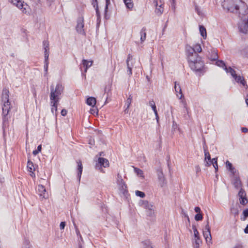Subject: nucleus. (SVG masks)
<instances>
[{
    "mask_svg": "<svg viewBox=\"0 0 248 248\" xmlns=\"http://www.w3.org/2000/svg\"><path fill=\"white\" fill-rule=\"evenodd\" d=\"M129 61H130V57L129 56L127 59L126 63H127V68H128L129 72V74H132L131 68L130 67V65H129Z\"/></svg>",
    "mask_w": 248,
    "mask_h": 248,
    "instance_id": "nucleus-45",
    "label": "nucleus"
},
{
    "mask_svg": "<svg viewBox=\"0 0 248 248\" xmlns=\"http://www.w3.org/2000/svg\"><path fill=\"white\" fill-rule=\"evenodd\" d=\"M145 29L143 28L140 31V42H143L146 39Z\"/></svg>",
    "mask_w": 248,
    "mask_h": 248,
    "instance_id": "nucleus-29",
    "label": "nucleus"
},
{
    "mask_svg": "<svg viewBox=\"0 0 248 248\" xmlns=\"http://www.w3.org/2000/svg\"><path fill=\"white\" fill-rule=\"evenodd\" d=\"M226 166L228 169H229V168H231L232 167H233L232 163H230L229 161H226Z\"/></svg>",
    "mask_w": 248,
    "mask_h": 248,
    "instance_id": "nucleus-52",
    "label": "nucleus"
},
{
    "mask_svg": "<svg viewBox=\"0 0 248 248\" xmlns=\"http://www.w3.org/2000/svg\"><path fill=\"white\" fill-rule=\"evenodd\" d=\"M149 104H150V106L152 107L153 110H154L155 114L157 116V110H156L155 103L154 102V101H150Z\"/></svg>",
    "mask_w": 248,
    "mask_h": 248,
    "instance_id": "nucleus-34",
    "label": "nucleus"
},
{
    "mask_svg": "<svg viewBox=\"0 0 248 248\" xmlns=\"http://www.w3.org/2000/svg\"><path fill=\"white\" fill-rule=\"evenodd\" d=\"M117 184L119 186V189L120 191V192L125 197H126V196L128 194V190H127V187L124 182L122 176L119 174H118L117 175Z\"/></svg>",
    "mask_w": 248,
    "mask_h": 248,
    "instance_id": "nucleus-7",
    "label": "nucleus"
},
{
    "mask_svg": "<svg viewBox=\"0 0 248 248\" xmlns=\"http://www.w3.org/2000/svg\"><path fill=\"white\" fill-rule=\"evenodd\" d=\"M194 210H195V212L197 213V214L201 213V210L199 207H195Z\"/></svg>",
    "mask_w": 248,
    "mask_h": 248,
    "instance_id": "nucleus-58",
    "label": "nucleus"
},
{
    "mask_svg": "<svg viewBox=\"0 0 248 248\" xmlns=\"http://www.w3.org/2000/svg\"><path fill=\"white\" fill-rule=\"evenodd\" d=\"M44 57H45V62L49 63L48 62L49 54H44Z\"/></svg>",
    "mask_w": 248,
    "mask_h": 248,
    "instance_id": "nucleus-51",
    "label": "nucleus"
},
{
    "mask_svg": "<svg viewBox=\"0 0 248 248\" xmlns=\"http://www.w3.org/2000/svg\"><path fill=\"white\" fill-rule=\"evenodd\" d=\"M63 86L60 83L57 84L55 88H54L53 85L50 86V100L51 112L53 114L55 111V114L56 115L58 103L61 99L60 96L63 93Z\"/></svg>",
    "mask_w": 248,
    "mask_h": 248,
    "instance_id": "nucleus-3",
    "label": "nucleus"
},
{
    "mask_svg": "<svg viewBox=\"0 0 248 248\" xmlns=\"http://www.w3.org/2000/svg\"><path fill=\"white\" fill-rule=\"evenodd\" d=\"M203 235L208 245L212 244V236L210 231H203Z\"/></svg>",
    "mask_w": 248,
    "mask_h": 248,
    "instance_id": "nucleus-15",
    "label": "nucleus"
},
{
    "mask_svg": "<svg viewBox=\"0 0 248 248\" xmlns=\"http://www.w3.org/2000/svg\"><path fill=\"white\" fill-rule=\"evenodd\" d=\"M19 9H20L23 13L27 14L29 13V6L26 3H25L24 2L20 1L18 4L16 5Z\"/></svg>",
    "mask_w": 248,
    "mask_h": 248,
    "instance_id": "nucleus-12",
    "label": "nucleus"
},
{
    "mask_svg": "<svg viewBox=\"0 0 248 248\" xmlns=\"http://www.w3.org/2000/svg\"><path fill=\"white\" fill-rule=\"evenodd\" d=\"M201 243L202 241L200 238H194V241L193 243L194 248H199Z\"/></svg>",
    "mask_w": 248,
    "mask_h": 248,
    "instance_id": "nucleus-26",
    "label": "nucleus"
},
{
    "mask_svg": "<svg viewBox=\"0 0 248 248\" xmlns=\"http://www.w3.org/2000/svg\"><path fill=\"white\" fill-rule=\"evenodd\" d=\"M48 63H49L45 62L44 69H45V71H46V73L47 72Z\"/></svg>",
    "mask_w": 248,
    "mask_h": 248,
    "instance_id": "nucleus-55",
    "label": "nucleus"
},
{
    "mask_svg": "<svg viewBox=\"0 0 248 248\" xmlns=\"http://www.w3.org/2000/svg\"><path fill=\"white\" fill-rule=\"evenodd\" d=\"M65 226V222L64 221H62L61 222L60 225V228L61 230H63Z\"/></svg>",
    "mask_w": 248,
    "mask_h": 248,
    "instance_id": "nucleus-50",
    "label": "nucleus"
},
{
    "mask_svg": "<svg viewBox=\"0 0 248 248\" xmlns=\"http://www.w3.org/2000/svg\"><path fill=\"white\" fill-rule=\"evenodd\" d=\"M140 206L144 210L147 219L152 223L155 222L156 217L155 206L146 200H140Z\"/></svg>",
    "mask_w": 248,
    "mask_h": 248,
    "instance_id": "nucleus-4",
    "label": "nucleus"
},
{
    "mask_svg": "<svg viewBox=\"0 0 248 248\" xmlns=\"http://www.w3.org/2000/svg\"><path fill=\"white\" fill-rule=\"evenodd\" d=\"M178 129V126L175 121H173L172 125V131L174 132L175 130Z\"/></svg>",
    "mask_w": 248,
    "mask_h": 248,
    "instance_id": "nucleus-43",
    "label": "nucleus"
},
{
    "mask_svg": "<svg viewBox=\"0 0 248 248\" xmlns=\"http://www.w3.org/2000/svg\"><path fill=\"white\" fill-rule=\"evenodd\" d=\"M186 49L188 58H189V57L197 58V57H200L197 53H200L202 51L201 46L200 44H196L194 47L187 45L186 47Z\"/></svg>",
    "mask_w": 248,
    "mask_h": 248,
    "instance_id": "nucleus-6",
    "label": "nucleus"
},
{
    "mask_svg": "<svg viewBox=\"0 0 248 248\" xmlns=\"http://www.w3.org/2000/svg\"><path fill=\"white\" fill-rule=\"evenodd\" d=\"M171 2V8L172 10L173 13H175L176 11V6H175V2Z\"/></svg>",
    "mask_w": 248,
    "mask_h": 248,
    "instance_id": "nucleus-47",
    "label": "nucleus"
},
{
    "mask_svg": "<svg viewBox=\"0 0 248 248\" xmlns=\"http://www.w3.org/2000/svg\"><path fill=\"white\" fill-rule=\"evenodd\" d=\"M142 243L143 246V248H153L150 241L146 240L142 242Z\"/></svg>",
    "mask_w": 248,
    "mask_h": 248,
    "instance_id": "nucleus-28",
    "label": "nucleus"
},
{
    "mask_svg": "<svg viewBox=\"0 0 248 248\" xmlns=\"http://www.w3.org/2000/svg\"><path fill=\"white\" fill-rule=\"evenodd\" d=\"M244 232L246 233H248V224L247 225L246 228L244 229Z\"/></svg>",
    "mask_w": 248,
    "mask_h": 248,
    "instance_id": "nucleus-64",
    "label": "nucleus"
},
{
    "mask_svg": "<svg viewBox=\"0 0 248 248\" xmlns=\"http://www.w3.org/2000/svg\"><path fill=\"white\" fill-rule=\"evenodd\" d=\"M9 92L8 89L4 88L2 90L1 93V100L3 103L2 107V123L3 128L8 125L9 119L10 118V116L9 114V112L11 109V103L9 102Z\"/></svg>",
    "mask_w": 248,
    "mask_h": 248,
    "instance_id": "nucleus-2",
    "label": "nucleus"
},
{
    "mask_svg": "<svg viewBox=\"0 0 248 248\" xmlns=\"http://www.w3.org/2000/svg\"><path fill=\"white\" fill-rule=\"evenodd\" d=\"M158 181L161 187H164L167 185V181L163 174L162 169L159 168L156 170Z\"/></svg>",
    "mask_w": 248,
    "mask_h": 248,
    "instance_id": "nucleus-8",
    "label": "nucleus"
},
{
    "mask_svg": "<svg viewBox=\"0 0 248 248\" xmlns=\"http://www.w3.org/2000/svg\"><path fill=\"white\" fill-rule=\"evenodd\" d=\"M242 132L244 133H247L248 132V129L247 127H243L241 129Z\"/></svg>",
    "mask_w": 248,
    "mask_h": 248,
    "instance_id": "nucleus-61",
    "label": "nucleus"
},
{
    "mask_svg": "<svg viewBox=\"0 0 248 248\" xmlns=\"http://www.w3.org/2000/svg\"><path fill=\"white\" fill-rule=\"evenodd\" d=\"M93 7L95 9L96 14V16H97V17L98 18L99 17H100V13H99V11L98 6H94Z\"/></svg>",
    "mask_w": 248,
    "mask_h": 248,
    "instance_id": "nucleus-49",
    "label": "nucleus"
},
{
    "mask_svg": "<svg viewBox=\"0 0 248 248\" xmlns=\"http://www.w3.org/2000/svg\"><path fill=\"white\" fill-rule=\"evenodd\" d=\"M102 166L106 168L109 166V162L106 158L103 157H99L98 158V161L96 164V168H101Z\"/></svg>",
    "mask_w": 248,
    "mask_h": 248,
    "instance_id": "nucleus-11",
    "label": "nucleus"
},
{
    "mask_svg": "<svg viewBox=\"0 0 248 248\" xmlns=\"http://www.w3.org/2000/svg\"><path fill=\"white\" fill-rule=\"evenodd\" d=\"M74 228L75 229L76 232L77 236L78 237H79L80 238V239L82 240V238L81 237V235L80 233L79 230H78L77 226L76 225V224L75 223H74Z\"/></svg>",
    "mask_w": 248,
    "mask_h": 248,
    "instance_id": "nucleus-40",
    "label": "nucleus"
},
{
    "mask_svg": "<svg viewBox=\"0 0 248 248\" xmlns=\"http://www.w3.org/2000/svg\"><path fill=\"white\" fill-rule=\"evenodd\" d=\"M84 25V18L82 16L79 17L77 19V24L76 27L77 31L82 35H85V32L83 29Z\"/></svg>",
    "mask_w": 248,
    "mask_h": 248,
    "instance_id": "nucleus-9",
    "label": "nucleus"
},
{
    "mask_svg": "<svg viewBox=\"0 0 248 248\" xmlns=\"http://www.w3.org/2000/svg\"><path fill=\"white\" fill-rule=\"evenodd\" d=\"M44 49H49V42L47 40H44L43 42Z\"/></svg>",
    "mask_w": 248,
    "mask_h": 248,
    "instance_id": "nucleus-42",
    "label": "nucleus"
},
{
    "mask_svg": "<svg viewBox=\"0 0 248 248\" xmlns=\"http://www.w3.org/2000/svg\"><path fill=\"white\" fill-rule=\"evenodd\" d=\"M96 102V99L93 97H89L86 100V103L87 105L94 107Z\"/></svg>",
    "mask_w": 248,
    "mask_h": 248,
    "instance_id": "nucleus-20",
    "label": "nucleus"
},
{
    "mask_svg": "<svg viewBox=\"0 0 248 248\" xmlns=\"http://www.w3.org/2000/svg\"><path fill=\"white\" fill-rule=\"evenodd\" d=\"M192 229L193 230V232H194V238H200V236H199V233L196 227V226L195 225H192Z\"/></svg>",
    "mask_w": 248,
    "mask_h": 248,
    "instance_id": "nucleus-32",
    "label": "nucleus"
},
{
    "mask_svg": "<svg viewBox=\"0 0 248 248\" xmlns=\"http://www.w3.org/2000/svg\"><path fill=\"white\" fill-rule=\"evenodd\" d=\"M20 1L21 0H12V3L13 4L16 5L17 4H18V3L20 2Z\"/></svg>",
    "mask_w": 248,
    "mask_h": 248,
    "instance_id": "nucleus-56",
    "label": "nucleus"
},
{
    "mask_svg": "<svg viewBox=\"0 0 248 248\" xmlns=\"http://www.w3.org/2000/svg\"><path fill=\"white\" fill-rule=\"evenodd\" d=\"M239 202L240 204L242 205H246L248 202V200H247L246 196L243 198H239Z\"/></svg>",
    "mask_w": 248,
    "mask_h": 248,
    "instance_id": "nucleus-35",
    "label": "nucleus"
},
{
    "mask_svg": "<svg viewBox=\"0 0 248 248\" xmlns=\"http://www.w3.org/2000/svg\"><path fill=\"white\" fill-rule=\"evenodd\" d=\"M155 6L156 7L155 12L157 14L160 15L163 12V7L162 6V4L160 3L158 5V2L156 0L154 1Z\"/></svg>",
    "mask_w": 248,
    "mask_h": 248,
    "instance_id": "nucleus-16",
    "label": "nucleus"
},
{
    "mask_svg": "<svg viewBox=\"0 0 248 248\" xmlns=\"http://www.w3.org/2000/svg\"><path fill=\"white\" fill-rule=\"evenodd\" d=\"M77 164H78V168H77L78 174H77V176H78V183H79L80 181L81 177L82 172L83 166H82V165L81 161L80 160L77 161Z\"/></svg>",
    "mask_w": 248,
    "mask_h": 248,
    "instance_id": "nucleus-14",
    "label": "nucleus"
},
{
    "mask_svg": "<svg viewBox=\"0 0 248 248\" xmlns=\"http://www.w3.org/2000/svg\"><path fill=\"white\" fill-rule=\"evenodd\" d=\"M126 8L131 10L133 7V3L132 0H123Z\"/></svg>",
    "mask_w": 248,
    "mask_h": 248,
    "instance_id": "nucleus-25",
    "label": "nucleus"
},
{
    "mask_svg": "<svg viewBox=\"0 0 248 248\" xmlns=\"http://www.w3.org/2000/svg\"><path fill=\"white\" fill-rule=\"evenodd\" d=\"M189 65L191 69L196 72L201 71L204 66V63L201 60L200 57H189L188 58Z\"/></svg>",
    "mask_w": 248,
    "mask_h": 248,
    "instance_id": "nucleus-5",
    "label": "nucleus"
},
{
    "mask_svg": "<svg viewBox=\"0 0 248 248\" xmlns=\"http://www.w3.org/2000/svg\"><path fill=\"white\" fill-rule=\"evenodd\" d=\"M199 30L201 36H202L204 38H205L207 36L206 30L205 28L202 25H200Z\"/></svg>",
    "mask_w": 248,
    "mask_h": 248,
    "instance_id": "nucleus-23",
    "label": "nucleus"
},
{
    "mask_svg": "<svg viewBox=\"0 0 248 248\" xmlns=\"http://www.w3.org/2000/svg\"><path fill=\"white\" fill-rule=\"evenodd\" d=\"M196 172L198 173L199 172L201 171L200 167L199 166H196L195 167Z\"/></svg>",
    "mask_w": 248,
    "mask_h": 248,
    "instance_id": "nucleus-62",
    "label": "nucleus"
},
{
    "mask_svg": "<svg viewBox=\"0 0 248 248\" xmlns=\"http://www.w3.org/2000/svg\"><path fill=\"white\" fill-rule=\"evenodd\" d=\"M238 195L239 198H243L246 196L245 191L242 188L240 189Z\"/></svg>",
    "mask_w": 248,
    "mask_h": 248,
    "instance_id": "nucleus-37",
    "label": "nucleus"
},
{
    "mask_svg": "<svg viewBox=\"0 0 248 248\" xmlns=\"http://www.w3.org/2000/svg\"><path fill=\"white\" fill-rule=\"evenodd\" d=\"M204 231H210L209 220L207 221V224L204 227Z\"/></svg>",
    "mask_w": 248,
    "mask_h": 248,
    "instance_id": "nucleus-46",
    "label": "nucleus"
},
{
    "mask_svg": "<svg viewBox=\"0 0 248 248\" xmlns=\"http://www.w3.org/2000/svg\"><path fill=\"white\" fill-rule=\"evenodd\" d=\"M203 149L204 151V156H205V160L207 159L208 160H211V157L209 153L206 151V148L205 147H203Z\"/></svg>",
    "mask_w": 248,
    "mask_h": 248,
    "instance_id": "nucleus-33",
    "label": "nucleus"
},
{
    "mask_svg": "<svg viewBox=\"0 0 248 248\" xmlns=\"http://www.w3.org/2000/svg\"><path fill=\"white\" fill-rule=\"evenodd\" d=\"M67 114V110L65 109H63L61 111V114L62 116H64Z\"/></svg>",
    "mask_w": 248,
    "mask_h": 248,
    "instance_id": "nucleus-57",
    "label": "nucleus"
},
{
    "mask_svg": "<svg viewBox=\"0 0 248 248\" xmlns=\"http://www.w3.org/2000/svg\"><path fill=\"white\" fill-rule=\"evenodd\" d=\"M92 4L93 7L98 6L97 0H92Z\"/></svg>",
    "mask_w": 248,
    "mask_h": 248,
    "instance_id": "nucleus-53",
    "label": "nucleus"
},
{
    "mask_svg": "<svg viewBox=\"0 0 248 248\" xmlns=\"http://www.w3.org/2000/svg\"><path fill=\"white\" fill-rule=\"evenodd\" d=\"M233 184L234 187L238 188L242 186V183L240 178L238 176H234L233 180Z\"/></svg>",
    "mask_w": 248,
    "mask_h": 248,
    "instance_id": "nucleus-18",
    "label": "nucleus"
},
{
    "mask_svg": "<svg viewBox=\"0 0 248 248\" xmlns=\"http://www.w3.org/2000/svg\"><path fill=\"white\" fill-rule=\"evenodd\" d=\"M234 78L237 83L241 84L243 86H245V85H247L246 81H245L243 77L236 75L235 77H234Z\"/></svg>",
    "mask_w": 248,
    "mask_h": 248,
    "instance_id": "nucleus-19",
    "label": "nucleus"
},
{
    "mask_svg": "<svg viewBox=\"0 0 248 248\" xmlns=\"http://www.w3.org/2000/svg\"><path fill=\"white\" fill-rule=\"evenodd\" d=\"M218 58L217 53L216 50H213L211 52L210 59L212 61H216Z\"/></svg>",
    "mask_w": 248,
    "mask_h": 248,
    "instance_id": "nucleus-27",
    "label": "nucleus"
},
{
    "mask_svg": "<svg viewBox=\"0 0 248 248\" xmlns=\"http://www.w3.org/2000/svg\"><path fill=\"white\" fill-rule=\"evenodd\" d=\"M243 52L245 54V55L248 57V46H247L246 48L243 49Z\"/></svg>",
    "mask_w": 248,
    "mask_h": 248,
    "instance_id": "nucleus-54",
    "label": "nucleus"
},
{
    "mask_svg": "<svg viewBox=\"0 0 248 248\" xmlns=\"http://www.w3.org/2000/svg\"><path fill=\"white\" fill-rule=\"evenodd\" d=\"M239 31L243 33H248V16L247 19H244L239 23Z\"/></svg>",
    "mask_w": 248,
    "mask_h": 248,
    "instance_id": "nucleus-10",
    "label": "nucleus"
},
{
    "mask_svg": "<svg viewBox=\"0 0 248 248\" xmlns=\"http://www.w3.org/2000/svg\"><path fill=\"white\" fill-rule=\"evenodd\" d=\"M92 63V61H88L87 60L84 59L82 60V64L83 66L85 67V72H86L87 69L91 66Z\"/></svg>",
    "mask_w": 248,
    "mask_h": 248,
    "instance_id": "nucleus-22",
    "label": "nucleus"
},
{
    "mask_svg": "<svg viewBox=\"0 0 248 248\" xmlns=\"http://www.w3.org/2000/svg\"><path fill=\"white\" fill-rule=\"evenodd\" d=\"M111 84L109 83L105 86L104 89L105 93L107 94L106 103L108 101V97L111 95Z\"/></svg>",
    "mask_w": 248,
    "mask_h": 248,
    "instance_id": "nucleus-17",
    "label": "nucleus"
},
{
    "mask_svg": "<svg viewBox=\"0 0 248 248\" xmlns=\"http://www.w3.org/2000/svg\"><path fill=\"white\" fill-rule=\"evenodd\" d=\"M222 6L224 9L234 13L241 19L248 14V6L241 0H224Z\"/></svg>",
    "mask_w": 248,
    "mask_h": 248,
    "instance_id": "nucleus-1",
    "label": "nucleus"
},
{
    "mask_svg": "<svg viewBox=\"0 0 248 248\" xmlns=\"http://www.w3.org/2000/svg\"><path fill=\"white\" fill-rule=\"evenodd\" d=\"M132 167L134 168V170H135V172L138 174L139 175V173H140V169L139 168H135L133 166H132Z\"/></svg>",
    "mask_w": 248,
    "mask_h": 248,
    "instance_id": "nucleus-59",
    "label": "nucleus"
},
{
    "mask_svg": "<svg viewBox=\"0 0 248 248\" xmlns=\"http://www.w3.org/2000/svg\"><path fill=\"white\" fill-rule=\"evenodd\" d=\"M130 96H131V95H130L129 97L126 100V105H127V107L125 110V112H126V109L129 108V107L131 103L132 99H131Z\"/></svg>",
    "mask_w": 248,
    "mask_h": 248,
    "instance_id": "nucleus-44",
    "label": "nucleus"
},
{
    "mask_svg": "<svg viewBox=\"0 0 248 248\" xmlns=\"http://www.w3.org/2000/svg\"><path fill=\"white\" fill-rule=\"evenodd\" d=\"M203 218V216L202 213H198L195 216V219L196 221L202 220Z\"/></svg>",
    "mask_w": 248,
    "mask_h": 248,
    "instance_id": "nucleus-41",
    "label": "nucleus"
},
{
    "mask_svg": "<svg viewBox=\"0 0 248 248\" xmlns=\"http://www.w3.org/2000/svg\"><path fill=\"white\" fill-rule=\"evenodd\" d=\"M217 65L219 67H222L226 72H228V67L225 65L224 62L222 60H218L216 62Z\"/></svg>",
    "mask_w": 248,
    "mask_h": 248,
    "instance_id": "nucleus-24",
    "label": "nucleus"
},
{
    "mask_svg": "<svg viewBox=\"0 0 248 248\" xmlns=\"http://www.w3.org/2000/svg\"><path fill=\"white\" fill-rule=\"evenodd\" d=\"M38 192L40 197L46 199L47 198V195L46 193V190L45 186L42 185L38 186Z\"/></svg>",
    "mask_w": 248,
    "mask_h": 248,
    "instance_id": "nucleus-13",
    "label": "nucleus"
},
{
    "mask_svg": "<svg viewBox=\"0 0 248 248\" xmlns=\"http://www.w3.org/2000/svg\"><path fill=\"white\" fill-rule=\"evenodd\" d=\"M174 89L176 93H179L181 94L180 99H181L183 97L182 90L180 86L178 84H177L176 81L174 82Z\"/></svg>",
    "mask_w": 248,
    "mask_h": 248,
    "instance_id": "nucleus-21",
    "label": "nucleus"
},
{
    "mask_svg": "<svg viewBox=\"0 0 248 248\" xmlns=\"http://www.w3.org/2000/svg\"><path fill=\"white\" fill-rule=\"evenodd\" d=\"M233 248H243V247L241 245H236L235 247H234Z\"/></svg>",
    "mask_w": 248,
    "mask_h": 248,
    "instance_id": "nucleus-63",
    "label": "nucleus"
},
{
    "mask_svg": "<svg viewBox=\"0 0 248 248\" xmlns=\"http://www.w3.org/2000/svg\"><path fill=\"white\" fill-rule=\"evenodd\" d=\"M110 0H106V5H105V10H104L105 17H106V16H107V13L108 12V5L110 4Z\"/></svg>",
    "mask_w": 248,
    "mask_h": 248,
    "instance_id": "nucleus-38",
    "label": "nucleus"
},
{
    "mask_svg": "<svg viewBox=\"0 0 248 248\" xmlns=\"http://www.w3.org/2000/svg\"><path fill=\"white\" fill-rule=\"evenodd\" d=\"M212 163L213 165V166L215 168L216 171H217L218 170L217 158H213L212 160Z\"/></svg>",
    "mask_w": 248,
    "mask_h": 248,
    "instance_id": "nucleus-36",
    "label": "nucleus"
},
{
    "mask_svg": "<svg viewBox=\"0 0 248 248\" xmlns=\"http://www.w3.org/2000/svg\"><path fill=\"white\" fill-rule=\"evenodd\" d=\"M228 72H226L230 73L233 78L237 75L234 69H233L231 67H229L228 68Z\"/></svg>",
    "mask_w": 248,
    "mask_h": 248,
    "instance_id": "nucleus-31",
    "label": "nucleus"
},
{
    "mask_svg": "<svg viewBox=\"0 0 248 248\" xmlns=\"http://www.w3.org/2000/svg\"><path fill=\"white\" fill-rule=\"evenodd\" d=\"M210 161V162H209L208 161H206L205 162V166H206V167H208V166H209L211 165L212 163V160H209Z\"/></svg>",
    "mask_w": 248,
    "mask_h": 248,
    "instance_id": "nucleus-60",
    "label": "nucleus"
},
{
    "mask_svg": "<svg viewBox=\"0 0 248 248\" xmlns=\"http://www.w3.org/2000/svg\"><path fill=\"white\" fill-rule=\"evenodd\" d=\"M27 167L29 171L32 172V171H34V165L32 162L28 161Z\"/></svg>",
    "mask_w": 248,
    "mask_h": 248,
    "instance_id": "nucleus-30",
    "label": "nucleus"
},
{
    "mask_svg": "<svg viewBox=\"0 0 248 248\" xmlns=\"http://www.w3.org/2000/svg\"><path fill=\"white\" fill-rule=\"evenodd\" d=\"M243 214L244 216V220H245L246 218L248 217V209L244 210L243 212Z\"/></svg>",
    "mask_w": 248,
    "mask_h": 248,
    "instance_id": "nucleus-48",
    "label": "nucleus"
},
{
    "mask_svg": "<svg viewBox=\"0 0 248 248\" xmlns=\"http://www.w3.org/2000/svg\"><path fill=\"white\" fill-rule=\"evenodd\" d=\"M31 246L30 245V241L29 240L25 239L23 243V246L22 248H31Z\"/></svg>",
    "mask_w": 248,
    "mask_h": 248,
    "instance_id": "nucleus-39",
    "label": "nucleus"
}]
</instances>
